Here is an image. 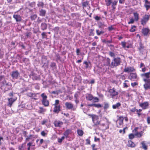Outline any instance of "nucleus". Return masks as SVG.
I'll return each instance as SVG.
<instances>
[{
    "instance_id": "obj_23",
    "label": "nucleus",
    "mask_w": 150,
    "mask_h": 150,
    "mask_svg": "<svg viewBox=\"0 0 150 150\" xmlns=\"http://www.w3.org/2000/svg\"><path fill=\"white\" fill-rule=\"evenodd\" d=\"M141 76L143 78H150V70L148 72L142 74Z\"/></svg>"
},
{
    "instance_id": "obj_54",
    "label": "nucleus",
    "mask_w": 150,
    "mask_h": 150,
    "mask_svg": "<svg viewBox=\"0 0 150 150\" xmlns=\"http://www.w3.org/2000/svg\"><path fill=\"white\" fill-rule=\"evenodd\" d=\"M93 102L94 103L98 102L99 101L98 98L97 97H93Z\"/></svg>"
},
{
    "instance_id": "obj_31",
    "label": "nucleus",
    "mask_w": 150,
    "mask_h": 150,
    "mask_svg": "<svg viewBox=\"0 0 150 150\" xmlns=\"http://www.w3.org/2000/svg\"><path fill=\"white\" fill-rule=\"evenodd\" d=\"M47 27V25L45 23H42L41 24V29L42 30H46Z\"/></svg>"
},
{
    "instance_id": "obj_49",
    "label": "nucleus",
    "mask_w": 150,
    "mask_h": 150,
    "mask_svg": "<svg viewBox=\"0 0 150 150\" xmlns=\"http://www.w3.org/2000/svg\"><path fill=\"white\" fill-rule=\"evenodd\" d=\"M127 129V127H125L124 128L123 130L120 129L119 131V132L120 133H122L123 134H125V129Z\"/></svg>"
},
{
    "instance_id": "obj_42",
    "label": "nucleus",
    "mask_w": 150,
    "mask_h": 150,
    "mask_svg": "<svg viewBox=\"0 0 150 150\" xmlns=\"http://www.w3.org/2000/svg\"><path fill=\"white\" fill-rule=\"evenodd\" d=\"M41 35L42 36V38L43 39L44 38H47V35L46 33L45 32H42L41 34Z\"/></svg>"
},
{
    "instance_id": "obj_45",
    "label": "nucleus",
    "mask_w": 150,
    "mask_h": 150,
    "mask_svg": "<svg viewBox=\"0 0 150 150\" xmlns=\"http://www.w3.org/2000/svg\"><path fill=\"white\" fill-rule=\"evenodd\" d=\"M129 81L126 80L123 83V87L125 88H127L129 87V86L127 84L126 82H128Z\"/></svg>"
},
{
    "instance_id": "obj_10",
    "label": "nucleus",
    "mask_w": 150,
    "mask_h": 150,
    "mask_svg": "<svg viewBox=\"0 0 150 150\" xmlns=\"http://www.w3.org/2000/svg\"><path fill=\"white\" fill-rule=\"evenodd\" d=\"M139 105L143 110H145L148 108L149 106V103L148 101L139 103Z\"/></svg>"
},
{
    "instance_id": "obj_40",
    "label": "nucleus",
    "mask_w": 150,
    "mask_h": 150,
    "mask_svg": "<svg viewBox=\"0 0 150 150\" xmlns=\"http://www.w3.org/2000/svg\"><path fill=\"white\" fill-rule=\"evenodd\" d=\"M136 26L135 25H133L132 26L131 29L129 30V31L131 32H133L135 31Z\"/></svg>"
},
{
    "instance_id": "obj_43",
    "label": "nucleus",
    "mask_w": 150,
    "mask_h": 150,
    "mask_svg": "<svg viewBox=\"0 0 150 150\" xmlns=\"http://www.w3.org/2000/svg\"><path fill=\"white\" fill-rule=\"evenodd\" d=\"M41 134L43 137H46L47 134V132H46L44 131H42L41 133Z\"/></svg>"
},
{
    "instance_id": "obj_18",
    "label": "nucleus",
    "mask_w": 150,
    "mask_h": 150,
    "mask_svg": "<svg viewBox=\"0 0 150 150\" xmlns=\"http://www.w3.org/2000/svg\"><path fill=\"white\" fill-rule=\"evenodd\" d=\"M150 31V30L148 28H144L142 29V33L144 36H147Z\"/></svg>"
},
{
    "instance_id": "obj_32",
    "label": "nucleus",
    "mask_w": 150,
    "mask_h": 150,
    "mask_svg": "<svg viewBox=\"0 0 150 150\" xmlns=\"http://www.w3.org/2000/svg\"><path fill=\"white\" fill-rule=\"evenodd\" d=\"M77 132L78 135L81 137L82 136L83 134V132L81 129H78L77 130Z\"/></svg>"
},
{
    "instance_id": "obj_57",
    "label": "nucleus",
    "mask_w": 150,
    "mask_h": 150,
    "mask_svg": "<svg viewBox=\"0 0 150 150\" xmlns=\"http://www.w3.org/2000/svg\"><path fill=\"white\" fill-rule=\"evenodd\" d=\"M102 106L100 104H94V107L97 108H99L102 107Z\"/></svg>"
},
{
    "instance_id": "obj_15",
    "label": "nucleus",
    "mask_w": 150,
    "mask_h": 150,
    "mask_svg": "<svg viewBox=\"0 0 150 150\" xmlns=\"http://www.w3.org/2000/svg\"><path fill=\"white\" fill-rule=\"evenodd\" d=\"M63 124L62 122L60 121L56 120L54 122V125L56 127H61Z\"/></svg>"
},
{
    "instance_id": "obj_59",
    "label": "nucleus",
    "mask_w": 150,
    "mask_h": 150,
    "mask_svg": "<svg viewBox=\"0 0 150 150\" xmlns=\"http://www.w3.org/2000/svg\"><path fill=\"white\" fill-rule=\"evenodd\" d=\"M109 55L111 57H115V54L114 53L112 52H109Z\"/></svg>"
},
{
    "instance_id": "obj_25",
    "label": "nucleus",
    "mask_w": 150,
    "mask_h": 150,
    "mask_svg": "<svg viewBox=\"0 0 150 150\" xmlns=\"http://www.w3.org/2000/svg\"><path fill=\"white\" fill-rule=\"evenodd\" d=\"M144 133V132L142 131L140 132H137L134 134V135L137 137L140 138L143 135Z\"/></svg>"
},
{
    "instance_id": "obj_60",
    "label": "nucleus",
    "mask_w": 150,
    "mask_h": 150,
    "mask_svg": "<svg viewBox=\"0 0 150 150\" xmlns=\"http://www.w3.org/2000/svg\"><path fill=\"white\" fill-rule=\"evenodd\" d=\"M138 83L137 82H134V83H131V86L132 87H134L135 86L138 85Z\"/></svg>"
},
{
    "instance_id": "obj_35",
    "label": "nucleus",
    "mask_w": 150,
    "mask_h": 150,
    "mask_svg": "<svg viewBox=\"0 0 150 150\" xmlns=\"http://www.w3.org/2000/svg\"><path fill=\"white\" fill-rule=\"evenodd\" d=\"M120 106H121L120 103L118 102V103H117L115 105H113L112 106V107L113 109H115L117 108H118Z\"/></svg>"
},
{
    "instance_id": "obj_13",
    "label": "nucleus",
    "mask_w": 150,
    "mask_h": 150,
    "mask_svg": "<svg viewBox=\"0 0 150 150\" xmlns=\"http://www.w3.org/2000/svg\"><path fill=\"white\" fill-rule=\"evenodd\" d=\"M65 105L66 108L68 109H71L74 111L76 110V108H74L73 104L71 103L66 102Z\"/></svg>"
},
{
    "instance_id": "obj_55",
    "label": "nucleus",
    "mask_w": 150,
    "mask_h": 150,
    "mask_svg": "<svg viewBox=\"0 0 150 150\" xmlns=\"http://www.w3.org/2000/svg\"><path fill=\"white\" fill-rule=\"evenodd\" d=\"M94 30L91 29L90 30V32L89 34V36H93L94 35V33H93Z\"/></svg>"
},
{
    "instance_id": "obj_1",
    "label": "nucleus",
    "mask_w": 150,
    "mask_h": 150,
    "mask_svg": "<svg viewBox=\"0 0 150 150\" xmlns=\"http://www.w3.org/2000/svg\"><path fill=\"white\" fill-rule=\"evenodd\" d=\"M108 61H109V62L110 63V59H108ZM121 62L122 60L120 57H114L109 66L111 68H113L120 65Z\"/></svg>"
},
{
    "instance_id": "obj_48",
    "label": "nucleus",
    "mask_w": 150,
    "mask_h": 150,
    "mask_svg": "<svg viewBox=\"0 0 150 150\" xmlns=\"http://www.w3.org/2000/svg\"><path fill=\"white\" fill-rule=\"evenodd\" d=\"M135 137L134 134L131 133L129 135V138L130 139H133Z\"/></svg>"
},
{
    "instance_id": "obj_9",
    "label": "nucleus",
    "mask_w": 150,
    "mask_h": 150,
    "mask_svg": "<svg viewBox=\"0 0 150 150\" xmlns=\"http://www.w3.org/2000/svg\"><path fill=\"white\" fill-rule=\"evenodd\" d=\"M143 78V81L145 82L143 85V87L145 90H146L150 87V78Z\"/></svg>"
},
{
    "instance_id": "obj_21",
    "label": "nucleus",
    "mask_w": 150,
    "mask_h": 150,
    "mask_svg": "<svg viewBox=\"0 0 150 150\" xmlns=\"http://www.w3.org/2000/svg\"><path fill=\"white\" fill-rule=\"evenodd\" d=\"M127 146L128 147H129L131 148H134L136 146V145L132 141L130 140H129L128 141Z\"/></svg>"
},
{
    "instance_id": "obj_12",
    "label": "nucleus",
    "mask_w": 150,
    "mask_h": 150,
    "mask_svg": "<svg viewBox=\"0 0 150 150\" xmlns=\"http://www.w3.org/2000/svg\"><path fill=\"white\" fill-rule=\"evenodd\" d=\"M20 74L18 71H13L12 72L11 76L13 79H18Z\"/></svg>"
},
{
    "instance_id": "obj_5",
    "label": "nucleus",
    "mask_w": 150,
    "mask_h": 150,
    "mask_svg": "<svg viewBox=\"0 0 150 150\" xmlns=\"http://www.w3.org/2000/svg\"><path fill=\"white\" fill-rule=\"evenodd\" d=\"M59 101L58 100H56L54 104V106L53 112L57 113H58L61 110V106L59 104Z\"/></svg>"
},
{
    "instance_id": "obj_14",
    "label": "nucleus",
    "mask_w": 150,
    "mask_h": 150,
    "mask_svg": "<svg viewBox=\"0 0 150 150\" xmlns=\"http://www.w3.org/2000/svg\"><path fill=\"white\" fill-rule=\"evenodd\" d=\"M135 70L133 67H125L123 71L125 72H129L134 71Z\"/></svg>"
},
{
    "instance_id": "obj_11",
    "label": "nucleus",
    "mask_w": 150,
    "mask_h": 150,
    "mask_svg": "<svg viewBox=\"0 0 150 150\" xmlns=\"http://www.w3.org/2000/svg\"><path fill=\"white\" fill-rule=\"evenodd\" d=\"M137 75L136 73H130L128 78L132 81H135L137 79Z\"/></svg>"
},
{
    "instance_id": "obj_3",
    "label": "nucleus",
    "mask_w": 150,
    "mask_h": 150,
    "mask_svg": "<svg viewBox=\"0 0 150 150\" xmlns=\"http://www.w3.org/2000/svg\"><path fill=\"white\" fill-rule=\"evenodd\" d=\"M88 115L91 117L93 122L95 125L97 126L100 124V121L99 120V117L95 114H88Z\"/></svg>"
},
{
    "instance_id": "obj_56",
    "label": "nucleus",
    "mask_w": 150,
    "mask_h": 150,
    "mask_svg": "<svg viewBox=\"0 0 150 150\" xmlns=\"http://www.w3.org/2000/svg\"><path fill=\"white\" fill-rule=\"evenodd\" d=\"M96 32L97 35H99L101 34H103L104 33L103 31H100L98 30H96Z\"/></svg>"
},
{
    "instance_id": "obj_27",
    "label": "nucleus",
    "mask_w": 150,
    "mask_h": 150,
    "mask_svg": "<svg viewBox=\"0 0 150 150\" xmlns=\"http://www.w3.org/2000/svg\"><path fill=\"white\" fill-rule=\"evenodd\" d=\"M144 48V47L143 44H142L141 42H140L139 43V47L138 48V50L140 52H142Z\"/></svg>"
},
{
    "instance_id": "obj_28",
    "label": "nucleus",
    "mask_w": 150,
    "mask_h": 150,
    "mask_svg": "<svg viewBox=\"0 0 150 150\" xmlns=\"http://www.w3.org/2000/svg\"><path fill=\"white\" fill-rule=\"evenodd\" d=\"M27 95L29 97L33 98L35 100L37 99V98H34L36 96V94L35 93H34L31 92H30L28 93Z\"/></svg>"
},
{
    "instance_id": "obj_38",
    "label": "nucleus",
    "mask_w": 150,
    "mask_h": 150,
    "mask_svg": "<svg viewBox=\"0 0 150 150\" xmlns=\"http://www.w3.org/2000/svg\"><path fill=\"white\" fill-rule=\"evenodd\" d=\"M69 133L70 130L69 129L66 130L64 133V135L65 137L66 138L68 137V135L69 134Z\"/></svg>"
},
{
    "instance_id": "obj_46",
    "label": "nucleus",
    "mask_w": 150,
    "mask_h": 150,
    "mask_svg": "<svg viewBox=\"0 0 150 150\" xmlns=\"http://www.w3.org/2000/svg\"><path fill=\"white\" fill-rule=\"evenodd\" d=\"M114 25H111L110 26H109L108 28V30L109 31H111V30H115V28L113 27Z\"/></svg>"
},
{
    "instance_id": "obj_30",
    "label": "nucleus",
    "mask_w": 150,
    "mask_h": 150,
    "mask_svg": "<svg viewBox=\"0 0 150 150\" xmlns=\"http://www.w3.org/2000/svg\"><path fill=\"white\" fill-rule=\"evenodd\" d=\"M46 111V109H44L42 107H39V110L38 112L40 114H44V112Z\"/></svg>"
},
{
    "instance_id": "obj_50",
    "label": "nucleus",
    "mask_w": 150,
    "mask_h": 150,
    "mask_svg": "<svg viewBox=\"0 0 150 150\" xmlns=\"http://www.w3.org/2000/svg\"><path fill=\"white\" fill-rule=\"evenodd\" d=\"M44 3L42 2H39L38 4V7H41L43 8L44 6Z\"/></svg>"
},
{
    "instance_id": "obj_63",
    "label": "nucleus",
    "mask_w": 150,
    "mask_h": 150,
    "mask_svg": "<svg viewBox=\"0 0 150 150\" xmlns=\"http://www.w3.org/2000/svg\"><path fill=\"white\" fill-rule=\"evenodd\" d=\"M47 122V119H44L41 122V124L42 125H45Z\"/></svg>"
},
{
    "instance_id": "obj_26",
    "label": "nucleus",
    "mask_w": 150,
    "mask_h": 150,
    "mask_svg": "<svg viewBox=\"0 0 150 150\" xmlns=\"http://www.w3.org/2000/svg\"><path fill=\"white\" fill-rule=\"evenodd\" d=\"M13 17L17 22L20 21L21 20V17L20 15H14Z\"/></svg>"
},
{
    "instance_id": "obj_62",
    "label": "nucleus",
    "mask_w": 150,
    "mask_h": 150,
    "mask_svg": "<svg viewBox=\"0 0 150 150\" xmlns=\"http://www.w3.org/2000/svg\"><path fill=\"white\" fill-rule=\"evenodd\" d=\"M121 44L122 47L123 48H125L126 42H121Z\"/></svg>"
},
{
    "instance_id": "obj_22",
    "label": "nucleus",
    "mask_w": 150,
    "mask_h": 150,
    "mask_svg": "<svg viewBox=\"0 0 150 150\" xmlns=\"http://www.w3.org/2000/svg\"><path fill=\"white\" fill-rule=\"evenodd\" d=\"M33 142H29L27 144V146L28 148H27V150H30V149H33V150H34L35 149L34 148H31V146H35V145H33Z\"/></svg>"
},
{
    "instance_id": "obj_64",
    "label": "nucleus",
    "mask_w": 150,
    "mask_h": 150,
    "mask_svg": "<svg viewBox=\"0 0 150 150\" xmlns=\"http://www.w3.org/2000/svg\"><path fill=\"white\" fill-rule=\"evenodd\" d=\"M147 122L148 124H150V116H148L147 117Z\"/></svg>"
},
{
    "instance_id": "obj_24",
    "label": "nucleus",
    "mask_w": 150,
    "mask_h": 150,
    "mask_svg": "<svg viewBox=\"0 0 150 150\" xmlns=\"http://www.w3.org/2000/svg\"><path fill=\"white\" fill-rule=\"evenodd\" d=\"M133 14L134 18V19L135 20V21H138L139 19V14L137 12H135L133 13Z\"/></svg>"
},
{
    "instance_id": "obj_53",
    "label": "nucleus",
    "mask_w": 150,
    "mask_h": 150,
    "mask_svg": "<svg viewBox=\"0 0 150 150\" xmlns=\"http://www.w3.org/2000/svg\"><path fill=\"white\" fill-rule=\"evenodd\" d=\"M65 137L64 136H62L61 138H59L58 139V142L59 143H61L62 141L64 139Z\"/></svg>"
},
{
    "instance_id": "obj_7",
    "label": "nucleus",
    "mask_w": 150,
    "mask_h": 150,
    "mask_svg": "<svg viewBox=\"0 0 150 150\" xmlns=\"http://www.w3.org/2000/svg\"><path fill=\"white\" fill-rule=\"evenodd\" d=\"M112 0H105V2L106 5L107 6H109L112 4V9L115 10L116 8L115 6L117 4L118 1L117 0H114L113 2H112Z\"/></svg>"
},
{
    "instance_id": "obj_37",
    "label": "nucleus",
    "mask_w": 150,
    "mask_h": 150,
    "mask_svg": "<svg viewBox=\"0 0 150 150\" xmlns=\"http://www.w3.org/2000/svg\"><path fill=\"white\" fill-rule=\"evenodd\" d=\"M25 145L24 143L22 144L21 145L18 147L19 150H26V149H25Z\"/></svg>"
},
{
    "instance_id": "obj_34",
    "label": "nucleus",
    "mask_w": 150,
    "mask_h": 150,
    "mask_svg": "<svg viewBox=\"0 0 150 150\" xmlns=\"http://www.w3.org/2000/svg\"><path fill=\"white\" fill-rule=\"evenodd\" d=\"M141 144L142 145V147L143 149L145 150H146L147 149V146L145 144L144 141H143L141 143Z\"/></svg>"
},
{
    "instance_id": "obj_39",
    "label": "nucleus",
    "mask_w": 150,
    "mask_h": 150,
    "mask_svg": "<svg viewBox=\"0 0 150 150\" xmlns=\"http://www.w3.org/2000/svg\"><path fill=\"white\" fill-rule=\"evenodd\" d=\"M37 17L36 14H34L31 15L30 17V18L32 21L35 20Z\"/></svg>"
},
{
    "instance_id": "obj_16",
    "label": "nucleus",
    "mask_w": 150,
    "mask_h": 150,
    "mask_svg": "<svg viewBox=\"0 0 150 150\" xmlns=\"http://www.w3.org/2000/svg\"><path fill=\"white\" fill-rule=\"evenodd\" d=\"M144 6L147 11L150 8V1H149L148 0H144Z\"/></svg>"
},
{
    "instance_id": "obj_29",
    "label": "nucleus",
    "mask_w": 150,
    "mask_h": 150,
    "mask_svg": "<svg viewBox=\"0 0 150 150\" xmlns=\"http://www.w3.org/2000/svg\"><path fill=\"white\" fill-rule=\"evenodd\" d=\"M86 99L87 100L91 101L93 100V96L91 94H88L86 96Z\"/></svg>"
},
{
    "instance_id": "obj_17",
    "label": "nucleus",
    "mask_w": 150,
    "mask_h": 150,
    "mask_svg": "<svg viewBox=\"0 0 150 150\" xmlns=\"http://www.w3.org/2000/svg\"><path fill=\"white\" fill-rule=\"evenodd\" d=\"M118 120L119 121V125H117V127L118 128H120L121 126L123 124L124 117L122 116H120Z\"/></svg>"
},
{
    "instance_id": "obj_47",
    "label": "nucleus",
    "mask_w": 150,
    "mask_h": 150,
    "mask_svg": "<svg viewBox=\"0 0 150 150\" xmlns=\"http://www.w3.org/2000/svg\"><path fill=\"white\" fill-rule=\"evenodd\" d=\"M100 126L101 127V128H103L104 129H106L108 128V127H107L106 126V125L105 123H103L100 125Z\"/></svg>"
},
{
    "instance_id": "obj_58",
    "label": "nucleus",
    "mask_w": 150,
    "mask_h": 150,
    "mask_svg": "<svg viewBox=\"0 0 150 150\" xmlns=\"http://www.w3.org/2000/svg\"><path fill=\"white\" fill-rule=\"evenodd\" d=\"M109 107V104L107 103H106L104 104V108L105 109H107Z\"/></svg>"
},
{
    "instance_id": "obj_36",
    "label": "nucleus",
    "mask_w": 150,
    "mask_h": 150,
    "mask_svg": "<svg viewBox=\"0 0 150 150\" xmlns=\"http://www.w3.org/2000/svg\"><path fill=\"white\" fill-rule=\"evenodd\" d=\"M46 11L45 10L41 9L40 11V15L41 16H44L46 14Z\"/></svg>"
},
{
    "instance_id": "obj_8",
    "label": "nucleus",
    "mask_w": 150,
    "mask_h": 150,
    "mask_svg": "<svg viewBox=\"0 0 150 150\" xmlns=\"http://www.w3.org/2000/svg\"><path fill=\"white\" fill-rule=\"evenodd\" d=\"M108 92L110 96L112 98H114L115 96H117L119 94L118 92L116 91V89L114 88L110 89Z\"/></svg>"
},
{
    "instance_id": "obj_52",
    "label": "nucleus",
    "mask_w": 150,
    "mask_h": 150,
    "mask_svg": "<svg viewBox=\"0 0 150 150\" xmlns=\"http://www.w3.org/2000/svg\"><path fill=\"white\" fill-rule=\"evenodd\" d=\"M135 20L132 18L130 19V21L128 22V24H133L134 23Z\"/></svg>"
},
{
    "instance_id": "obj_20",
    "label": "nucleus",
    "mask_w": 150,
    "mask_h": 150,
    "mask_svg": "<svg viewBox=\"0 0 150 150\" xmlns=\"http://www.w3.org/2000/svg\"><path fill=\"white\" fill-rule=\"evenodd\" d=\"M35 138L34 136L32 134H30L28 136H27L25 138V141L29 142L30 140H31L33 142L34 141V139H33Z\"/></svg>"
},
{
    "instance_id": "obj_4",
    "label": "nucleus",
    "mask_w": 150,
    "mask_h": 150,
    "mask_svg": "<svg viewBox=\"0 0 150 150\" xmlns=\"http://www.w3.org/2000/svg\"><path fill=\"white\" fill-rule=\"evenodd\" d=\"M41 96L42 98L41 100L42 104L45 107L48 106L49 105V102L47 99V96L45 95L44 93H43L41 95Z\"/></svg>"
},
{
    "instance_id": "obj_41",
    "label": "nucleus",
    "mask_w": 150,
    "mask_h": 150,
    "mask_svg": "<svg viewBox=\"0 0 150 150\" xmlns=\"http://www.w3.org/2000/svg\"><path fill=\"white\" fill-rule=\"evenodd\" d=\"M142 109H140L139 110L137 109L136 112H137V114L139 117H140V115H141L142 114L141 112L142 111Z\"/></svg>"
},
{
    "instance_id": "obj_19",
    "label": "nucleus",
    "mask_w": 150,
    "mask_h": 150,
    "mask_svg": "<svg viewBox=\"0 0 150 150\" xmlns=\"http://www.w3.org/2000/svg\"><path fill=\"white\" fill-rule=\"evenodd\" d=\"M12 85L10 83H6L5 85H4V90L5 91H7L9 90L11 87Z\"/></svg>"
},
{
    "instance_id": "obj_2",
    "label": "nucleus",
    "mask_w": 150,
    "mask_h": 150,
    "mask_svg": "<svg viewBox=\"0 0 150 150\" xmlns=\"http://www.w3.org/2000/svg\"><path fill=\"white\" fill-rule=\"evenodd\" d=\"M13 92L12 91L9 93L8 95L9 97H13ZM17 97H11L10 98H8L7 106L11 107L12 106L13 103L17 100Z\"/></svg>"
},
{
    "instance_id": "obj_51",
    "label": "nucleus",
    "mask_w": 150,
    "mask_h": 150,
    "mask_svg": "<svg viewBox=\"0 0 150 150\" xmlns=\"http://www.w3.org/2000/svg\"><path fill=\"white\" fill-rule=\"evenodd\" d=\"M31 34L32 33L30 32L26 33H25V35L26 38H29L31 35Z\"/></svg>"
},
{
    "instance_id": "obj_61",
    "label": "nucleus",
    "mask_w": 150,
    "mask_h": 150,
    "mask_svg": "<svg viewBox=\"0 0 150 150\" xmlns=\"http://www.w3.org/2000/svg\"><path fill=\"white\" fill-rule=\"evenodd\" d=\"M94 18L97 21H98L101 19V17L97 16H96L95 17H94Z\"/></svg>"
},
{
    "instance_id": "obj_6",
    "label": "nucleus",
    "mask_w": 150,
    "mask_h": 150,
    "mask_svg": "<svg viewBox=\"0 0 150 150\" xmlns=\"http://www.w3.org/2000/svg\"><path fill=\"white\" fill-rule=\"evenodd\" d=\"M150 18V15L149 14L144 15L143 16L140 21L141 25L144 26L145 25L149 20Z\"/></svg>"
},
{
    "instance_id": "obj_44",
    "label": "nucleus",
    "mask_w": 150,
    "mask_h": 150,
    "mask_svg": "<svg viewBox=\"0 0 150 150\" xmlns=\"http://www.w3.org/2000/svg\"><path fill=\"white\" fill-rule=\"evenodd\" d=\"M89 64H90V62H87L85 61L83 62V64H85L86 65V66H85L86 69H87L88 68Z\"/></svg>"
},
{
    "instance_id": "obj_33",
    "label": "nucleus",
    "mask_w": 150,
    "mask_h": 150,
    "mask_svg": "<svg viewBox=\"0 0 150 150\" xmlns=\"http://www.w3.org/2000/svg\"><path fill=\"white\" fill-rule=\"evenodd\" d=\"M82 5L83 8L87 7L89 5V1H85L83 2L82 3Z\"/></svg>"
}]
</instances>
